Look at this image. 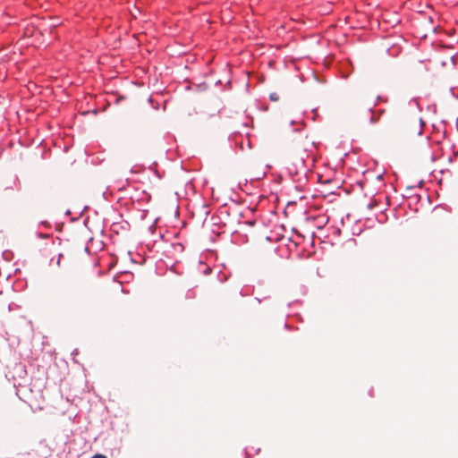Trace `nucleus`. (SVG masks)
I'll use <instances>...</instances> for the list:
<instances>
[{
  "mask_svg": "<svg viewBox=\"0 0 458 458\" xmlns=\"http://www.w3.org/2000/svg\"><path fill=\"white\" fill-rule=\"evenodd\" d=\"M335 178V173L333 170H328L327 174L318 172V181L320 183L327 184L330 183Z\"/></svg>",
  "mask_w": 458,
  "mask_h": 458,
  "instance_id": "1a4fd4ad",
  "label": "nucleus"
},
{
  "mask_svg": "<svg viewBox=\"0 0 458 458\" xmlns=\"http://www.w3.org/2000/svg\"><path fill=\"white\" fill-rule=\"evenodd\" d=\"M321 214H327L321 207H310L305 213V217L303 220L313 219V217H317Z\"/></svg>",
  "mask_w": 458,
  "mask_h": 458,
  "instance_id": "6e6552de",
  "label": "nucleus"
},
{
  "mask_svg": "<svg viewBox=\"0 0 458 458\" xmlns=\"http://www.w3.org/2000/svg\"><path fill=\"white\" fill-rule=\"evenodd\" d=\"M247 147L248 148H250V140H248V142H247Z\"/></svg>",
  "mask_w": 458,
  "mask_h": 458,
  "instance_id": "4be33fe9",
  "label": "nucleus"
},
{
  "mask_svg": "<svg viewBox=\"0 0 458 458\" xmlns=\"http://www.w3.org/2000/svg\"><path fill=\"white\" fill-rule=\"evenodd\" d=\"M240 148H241L242 150H243V149H244V147H243V145H242V143H241V145H240Z\"/></svg>",
  "mask_w": 458,
  "mask_h": 458,
  "instance_id": "5701e85b",
  "label": "nucleus"
},
{
  "mask_svg": "<svg viewBox=\"0 0 458 458\" xmlns=\"http://www.w3.org/2000/svg\"><path fill=\"white\" fill-rule=\"evenodd\" d=\"M38 248L41 259L47 261L49 266H60V260L63 256L60 239L46 237L45 241L40 242Z\"/></svg>",
  "mask_w": 458,
  "mask_h": 458,
  "instance_id": "20e7f679",
  "label": "nucleus"
},
{
  "mask_svg": "<svg viewBox=\"0 0 458 458\" xmlns=\"http://www.w3.org/2000/svg\"><path fill=\"white\" fill-rule=\"evenodd\" d=\"M106 258L110 260L106 265L107 269H111L116 265L118 259L116 256L111 254L106 255Z\"/></svg>",
  "mask_w": 458,
  "mask_h": 458,
  "instance_id": "9b49d317",
  "label": "nucleus"
},
{
  "mask_svg": "<svg viewBox=\"0 0 458 458\" xmlns=\"http://www.w3.org/2000/svg\"><path fill=\"white\" fill-rule=\"evenodd\" d=\"M369 111L371 112L370 117H369V123H375L378 122L380 114H376L371 108L369 109Z\"/></svg>",
  "mask_w": 458,
  "mask_h": 458,
  "instance_id": "4468645a",
  "label": "nucleus"
},
{
  "mask_svg": "<svg viewBox=\"0 0 458 458\" xmlns=\"http://www.w3.org/2000/svg\"><path fill=\"white\" fill-rule=\"evenodd\" d=\"M231 241L235 245H243L249 242V235L243 228H240L232 233Z\"/></svg>",
  "mask_w": 458,
  "mask_h": 458,
  "instance_id": "0eeeda50",
  "label": "nucleus"
},
{
  "mask_svg": "<svg viewBox=\"0 0 458 458\" xmlns=\"http://www.w3.org/2000/svg\"><path fill=\"white\" fill-rule=\"evenodd\" d=\"M413 200H415V201H417V202L419 201V198H418V196H417V195H414V196H411V197H409V198H408V199H406V200H405V201L401 205V207H402V206H403V205H406V204H407L408 206H410V205H411V203Z\"/></svg>",
  "mask_w": 458,
  "mask_h": 458,
  "instance_id": "2eb2a0df",
  "label": "nucleus"
},
{
  "mask_svg": "<svg viewBox=\"0 0 458 458\" xmlns=\"http://www.w3.org/2000/svg\"><path fill=\"white\" fill-rule=\"evenodd\" d=\"M450 233L453 237L458 238V220L452 225Z\"/></svg>",
  "mask_w": 458,
  "mask_h": 458,
  "instance_id": "ddd939ff",
  "label": "nucleus"
},
{
  "mask_svg": "<svg viewBox=\"0 0 458 458\" xmlns=\"http://www.w3.org/2000/svg\"><path fill=\"white\" fill-rule=\"evenodd\" d=\"M423 125H424L423 122L420 119L419 120V124H418V129H417V131H416L418 134H421L422 130H423Z\"/></svg>",
  "mask_w": 458,
  "mask_h": 458,
  "instance_id": "6ab92c4d",
  "label": "nucleus"
},
{
  "mask_svg": "<svg viewBox=\"0 0 458 458\" xmlns=\"http://www.w3.org/2000/svg\"><path fill=\"white\" fill-rule=\"evenodd\" d=\"M314 235L315 232L303 231L298 225L289 238L278 242L275 250L283 259L309 258L315 253Z\"/></svg>",
  "mask_w": 458,
  "mask_h": 458,
  "instance_id": "f03ea898",
  "label": "nucleus"
},
{
  "mask_svg": "<svg viewBox=\"0 0 458 458\" xmlns=\"http://www.w3.org/2000/svg\"><path fill=\"white\" fill-rule=\"evenodd\" d=\"M3 259L6 261H11L14 258V253L11 250H5L2 253Z\"/></svg>",
  "mask_w": 458,
  "mask_h": 458,
  "instance_id": "f8f14e48",
  "label": "nucleus"
},
{
  "mask_svg": "<svg viewBox=\"0 0 458 458\" xmlns=\"http://www.w3.org/2000/svg\"><path fill=\"white\" fill-rule=\"evenodd\" d=\"M329 221V217L327 214H321L317 217H313V219L310 220H301L299 225H301V229L308 232H315V229H322L324 228Z\"/></svg>",
  "mask_w": 458,
  "mask_h": 458,
  "instance_id": "39448f33",
  "label": "nucleus"
},
{
  "mask_svg": "<svg viewBox=\"0 0 458 458\" xmlns=\"http://www.w3.org/2000/svg\"><path fill=\"white\" fill-rule=\"evenodd\" d=\"M447 174H450V171H446ZM445 174V172L444 170H433L432 171V176L434 178V180H436L438 184H442L443 181H444V174Z\"/></svg>",
  "mask_w": 458,
  "mask_h": 458,
  "instance_id": "9d476101",
  "label": "nucleus"
},
{
  "mask_svg": "<svg viewBox=\"0 0 458 458\" xmlns=\"http://www.w3.org/2000/svg\"><path fill=\"white\" fill-rule=\"evenodd\" d=\"M92 458H106V457L103 454H95L94 456H92Z\"/></svg>",
  "mask_w": 458,
  "mask_h": 458,
  "instance_id": "412c9836",
  "label": "nucleus"
},
{
  "mask_svg": "<svg viewBox=\"0 0 458 458\" xmlns=\"http://www.w3.org/2000/svg\"><path fill=\"white\" fill-rule=\"evenodd\" d=\"M432 148V159L446 157L448 163H453L458 157V146L446 139L444 130H433L428 136Z\"/></svg>",
  "mask_w": 458,
  "mask_h": 458,
  "instance_id": "7ed1b4c3",
  "label": "nucleus"
},
{
  "mask_svg": "<svg viewBox=\"0 0 458 458\" xmlns=\"http://www.w3.org/2000/svg\"><path fill=\"white\" fill-rule=\"evenodd\" d=\"M172 247L175 251L182 252L184 250V246L179 242L174 243Z\"/></svg>",
  "mask_w": 458,
  "mask_h": 458,
  "instance_id": "dca6fc26",
  "label": "nucleus"
},
{
  "mask_svg": "<svg viewBox=\"0 0 458 458\" xmlns=\"http://www.w3.org/2000/svg\"><path fill=\"white\" fill-rule=\"evenodd\" d=\"M196 295H197V293H196L195 289H190L186 293V298H188V299H194L196 297Z\"/></svg>",
  "mask_w": 458,
  "mask_h": 458,
  "instance_id": "f3484780",
  "label": "nucleus"
},
{
  "mask_svg": "<svg viewBox=\"0 0 458 458\" xmlns=\"http://www.w3.org/2000/svg\"><path fill=\"white\" fill-rule=\"evenodd\" d=\"M114 188L117 189L120 191H123L124 193H125V196L119 198L118 201H121L124 198H128L129 200L124 202V205L128 206L130 204H133L134 203L133 196L131 194L132 189L129 185V180L128 179H125L124 181H119V180L114 181Z\"/></svg>",
  "mask_w": 458,
  "mask_h": 458,
  "instance_id": "423d86ee",
  "label": "nucleus"
},
{
  "mask_svg": "<svg viewBox=\"0 0 458 458\" xmlns=\"http://www.w3.org/2000/svg\"><path fill=\"white\" fill-rule=\"evenodd\" d=\"M308 166L306 165L305 164V161H301V172H305L306 170H308Z\"/></svg>",
  "mask_w": 458,
  "mask_h": 458,
  "instance_id": "aec40b11",
  "label": "nucleus"
},
{
  "mask_svg": "<svg viewBox=\"0 0 458 458\" xmlns=\"http://www.w3.org/2000/svg\"><path fill=\"white\" fill-rule=\"evenodd\" d=\"M386 182L383 174H375L369 172L365 174V179L361 183V188L366 194L372 195L371 200L368 203V209L373 211L375 218L379 223L387 221L386 211L391 206L390 198L385 194Z\"/></svg>",
  "mask_w": 458,
  "mask_h": 458,
  "instance_id": "f257e3e1",
  "label": "nucleus"
},
{
  "mask_svg": "<svg viewBox=\"0 0 458 458\" xmlns=\"http://www.w3.org/2000/svg\"><path fill=\"white\" fill-rule=\"evenodd\" d=\"M269 98H270L271 101H278L279 100V95L277 93H276V92L271 93L269 95Z\"/></svg>",
  "mask_w": 458,
  "mask_h": 458,
  "instance_id": "a211bd4d",
  "label": "nucleus"
}]
</instances>
